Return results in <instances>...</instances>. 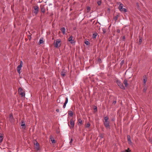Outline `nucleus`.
Masks as SVG:
<instances>
[{
	"label": "nucleus",
	"instance_id": "f257e3e1",
	"mask_svg": "<svg viewBox=\"0 0 152 152\" xmlns=\"http://www.w3.org/2000/svg\"><path fill=\"white\" fill-rule=\"evenodd\" d=\"M104 121H103L104 124L107 129H110V122L108 121L109 118L107 117H105L104 118Z\"/></svg>",
	"mask_w": 152,
	"mask_h": 152
},
{
	"label": "nucleus",
	"instance_id": "f03ea898",
	"mask_svg": "<svg viewBox=\"0 0 152 152\" xmlns=\"http://www.w3.org/2000/svg\"><path fill=\"white\" fill-rule=\"evenodd\" d=\"M123 4L122 3H121L118 7L119 10L121 12H127V10L126 9L123 8Z\"/></svg>",
	"mask_w": 152,
	"mask_h": 152
},
{
	"label": "nucleus",
	"instance_id": "7ed1b4c3",
	"mask_svg": "<svg viewBox=\"0 0 152 152\" xmlns=\"http://www.w3.org/2000/svg\"><path fill=\"white\" fill-rule=\"evenodd\" d=\"M116 82L117 85L120 88L123 89H125V88L124 87V86L123 83L121 82L119 80H117Z\"/></svg>",
	"mask_w": 152,
	"mask_h": 152
},
{
	"label": "nucleus",
	"instance_id": "20e7f679",
	"mask_svg": "<svg viewBox=\"0 0 152 152\" xmlns=\"http://www.w3.org/2000/svg\"><path fill=\"white\" fill-rule=\"evenodd\" d=\"M60 42L61 41L59 39H57L56 42V43L54 44V45L55 47L57 48L60 46L61 44Z\"/></svg>",
	"mask_w": 152,
	"mask_h": 152
},
{
	"label": "nucleus",
	"instance_id": "39448f33",
	"mask_svg": "<svg viewBox=\"0 0 152 152\" xmlns=\"http://www.w3.org/2000/svg\"><path fill=\"white\" fill-rule=\"evenodd\" d=\"M34 13L35 14H37L39 12V7L38 6H35L34 7Z\"/></svg>",
	"mask_w": 152,
	"mask_h": 152
},
{
	"label": "nucleus",
	"instance_id": "423d86ee",
	"mask_svg": "<svg viewBox=\"0 0 152 152\" xmlns=\"http://www.w3.org/2000/svg\"><path fill=\"white\" fill-rule=\"evenodd\" d=\"M127 138L128 144L130 145H132V143L131 140L130 136L129 135L127 136Z\"/></svg>",
	"mask_w": 152,
	"mask_h": 152
},
{
	"label": "nucleus",
	"instance_id": "0eeeda50",
	"mask_svg": "<svg viewBox=\"0 0 152 152\" xmlns=\"http://www.w3.org/2000/svg\"><path fill=\"white\" fill-rule=\"evenodd\" d=\"M143 83H144V84H145L147 82V79H148L147 76L146 75H144L143 76Z\"/></svg>",
	"mask_w": 152,
	"mask_h": 152
},
{
	"label": "nucleus",
	"instance_id": "6e6552de",
	"mask_svg": "<svg viewBox=\"0 0 152 152\" xmlns=\"http://www.w3.org/2000/svg\"><path fill=\"white\" fill-rule=\"evenodd\" d=\"M9 118L10 120V122H13L14 121V118L12 114H10Z\"/></svg>",
	"mask_w": 152,
	"mask_h": 152
},
{
	"label": "nucleus",
	"instance_id": "1a4fd4ad",
	"mask_svg": "<svg viewBox=\"0 0 152 152\" xmlns=\"http://www.w3.org/2000/svg\"><path fill=\"white\" fill-rule=\"evenodd\" d=\"M70 124L72 127H74L75 126V122L72 119L70 120Z\"/></svg>",
	"mask_w": 152,
	"mask_h": 152
},
{
	"label": "nucleus",
	"instance_id": "9d476101",
	"mask_svg": "<svg viewBox=\"0 0 152 152\" xmlns=\"http://www.w3.org/2000/svg\"><path fill=\"white\" fill-rule=\"evenodd\" d=\"M66 71L64 70L63 69L61 73V75L63 76L64 77L66 75Z\"/></svg>",
	"mask_w": 152,
	"mask_h": 152
},
{
	"label": "nucleus",
	"instance_id": "9b49d317",
	"mask_svg": "<svg viewBox=\"0 0 152 152\" xmlns=\"http://www.w3.org/2000/svg\"><path fill=\"white\" fill-rule=\"evenodd\" d=\"M123 83L124 84L126 87H127L128 86V81L126 79H125L124 80Z\"/></svg>",
	"mask_w": 152,
	"mask_h": 152
},
{
	"label": "nucleus",
	"instance_id": "f8f14e48",
	"mask_svg": "<svg viewBox=\"0 0 152 152\" xmlns=\"http://www.w3.org/2000/svg\"><path fill=\"white\" fill-rule=\"evenodd\" d=\"M63 34H64L65 33L66 29L64 27H62L61 29Z\"/></svg>",
	"mask_w": 152,
	"mask_h": 152
},
{
	"label": "nucleus",
	"instance_id": "ddd939ff",
	"mask_svg": "<svg viewBox=\"0 0 152 152\" xmlns=\"http://www.w3.org/2000/svg\"><path fill=\"white\" fill-rule=\"evenodd\" d=\"M3 135L1 133H0V143H1L3 140Z\"/></svg>",
	"mask_w": 152,
	"mask_h": 152
},
{
	"label": "nucleus",
	"instance_id": "4468645a",
	"mask_svg": "<svg viewBox=\"0 0 152 152\" xmlns=\"http://www.w3.org/2000/svg\"><path fill=\"white\" fill-rule=\"evenodd\" d=\"M50 139L52 143H55V140L54 139V138L52 137V136H50Z\"/></svg>",
	"mask_w": 152,
	"mask_h": 152
},
{
	"label": "nucleus",
	"instance_id": "2eb2a0df",
	"mask_svg": "<svg viewBox=\"0 0 152 152\" xmlns=\"http://www.w3.org/2000/svg\"><path fill=\"white\" fill-rule=\"evenodd\" d=\"M36 147L35 148L37 150H39V144L38 142H37L35 144Z\"/></svg>",
	"mask_w": 152,
	"mask_h": 152
},
{
	"label": "nucleus",
	"instance_id": "dca6fc26",
	"mask_svg": "<svg viewBox=\"0 0 152 152\" xmlns=\"http://www.w3.org/2000/svg\"><path fill=\"white\" fill-rule=\"evenodd\" d=\"M68 114L70 116H72L73 115V113L72 111H69L68 112Z\"/></svg>",
	"mask_w": 152,
	"mask_h": 152
},
{
	"label": "nucleus",
	"instance_id": "f3484780",
	"mask_svg": "<svg viewBox=\"0 0 152 152\" xmlns=\"http://www.w3.org/2000/svg\"><path fill=\"white\" fill-rule=\"evenodd\" d=\"M17 71L19 73V74H20V73H21V72H20V70L21 69V68H20V67H17Z\"/></svg>",
	"mask_w": 152,
	"mask_h": 152
},
{
	"label": "nucleus",
	"instance_id": "a211bd4d",
	"mask_svg": "<svg viewBox=\"0 0 152 152\" xmlns=\"http://www.w3.org/2000/svg\"><path fill=\"white\" fill-rule=\"evenodd\" d=\"M23 61H21L20 62V64L18 65V67H20V68H21V67L22 66V65H23Z\"/></svg>",
	"mask_w": 152,
	"mask_h": 152
},
{
	"label": "nucleus",
	"instance_id": "6ab92c4d",
	"mask_svg": "<svg viewBox=\"0 0 152 152\" xmlns=\"http://www.w3.org/2000/svg\"><path fill=\"white\" fill-rule=\"evenodd\" d=\"M97 35V33H95L93 34L92 36V37L94 38H95Z\"/></svg>",
	"mask_w": 152,
	"mask_h": 152
},
{
	"label": "nucleus",
	"instance_id": "aec40b11",
	"mask_svg": "<svg viewBox=\"0 0 152 152\" xmlns=\"http://www.w3.org/2000/svg\"><path fill=\"white\" fill-rule=\"evenodd\" d=\"M23 90L21 88H19L18 90V92L19 93H20L22 92H23Z\"/></svg>",
	"mask_w": 152,
	"mask_h": 152
},
{
	"label": "nucleus",
	"instance_id": "412c9836",
	"mask_svg": "<svg viewBox=\"0 0 152 152\" xmlns=\"http://www.w3.org/2000/svg\"><path fill=\"white\" fill-rule=\"evenodd\" d=\"M73 37L72 36H71L69 38H68V40L69 41H72V39H73Z\"/></svg>",
	"mask_w": 152,
	"mask_h": 152
},
{
	"label": "nucleus",
	"instance_id": "4be33fe9",
	"mask_svg": "<svg viewBox=\"0 0 152 152\" xmlns=\"http://www.w3.org/2000/svg\"><path fill=\"white\" fill-rule=\"evenodd\" d=\"M19 94L22 97H23L25 96V94L23 93V92H22Z\"/></svg>",
	"mask_w": 152,
	"mask_h": 152
},
{
	"label": "nucleus",
	"instance_id": "5701e85b",
	"mask_svg": "<svg viewBox=\"0 0 152 152\" xmlns=\"http://www.w3.org/2000/svg\"><path fill=\"white\" fill-rule=\"evenodd\" d=\"M85 43L87 45H88L90 44V43L89 41H86L85 42Z\"/></svg>",
	"mask_w": 152,
	"mask_h": 152
},
{
	"label": "nucleus",
	"instance_id": "b1692460",
	"mask_svg": "<svg viewBox=\"0 0 152 152\" xmlns=\"http://www.w3.org/2000/svg\"><path fill=\"white\" fill-rule=\"evenodd\" d=\"M22 124H21V126L22 127L23 126H25V124L24 123V122L23 121H22Z\"/></svg>",
	"mask_w": 152,
	"mask_h": 152
},
{
	"label": "nucleus",
	"instance_id": "393cba45",
	"mask_svg": "<svg viewBox=\"0 0 152 152\" xmlns=\"http://www.w3.org/2000/svg\"><path fill=\"white\" fill-rule=\"evenodd\" d=\"M90 126V124L89 123H88L86 125V128H89V127Z\"/></svg>",
	"mask_w": 152,
	"mask_h": 152
},
{
	"label": "nucleus",
	"instance_id": "a878e982",
	"mask_svg": "<svg viewBox=\"0 0 152 152\" xmlns=\"http://www.w3.org/2000/svg\"><path fill=\"white\" fill-rule=\"evenodd\" d=\"M78 121L79 124H82V121L81 119H79Z\"/></svg>",
	"mask_w": 152,
	"mask_h": 152
},
{
	"label": "nucleus",
	"instance_id": "bb28decb",
	"mask_svg": "<svg viewBox=\"0 0 152 152\" xmlns=\"http://www.w3.org/2000/svg\"><path fill=\"white\" fill-rule=\"evenodd\" d=\"M43 40L42 39H40L39 40V42L40 44H42L43 43Z\"/></svg>",
	"mask_w": 152,
	"mask_h": 152
},
{
	"label": "nucleus",
	"instance_id": "cd10ccee",
	"mask_svg": "<svg viewBox=\"0 0 152 152\" xmlns=\"http://www.w3.org/2000/svg\"><path fill=\"white\" fill-rule=\"evenodd\" d=\"M102 31L104 34L106 32V30L105 28H103L102 29Z\"/></svg>",
	"mask_w": 152,
	"mask_h": 152
},
{
	"label": "nucleus",
	"instance_id": "c85d7f7f",
	"mask_svg": "<svg viewBox=\"0 0 152 152\" xmlns=\"http://www.w3.org/2000/svg\"><path fill=\"white\" fill-rule=\"evenodd\" d=\"M97 3L99 5H100L101 4V1H97Z\"/></svg>",
	"mask_w": 152,
	"mask_h": 152
},
{
	"label": "nucleus",
	"instance_id": "c756f323",
	"mask_svg": "<svg viewBox=\"0 0 152 152\" xmlns=\"http://www.w3.org/2000/svg\"><path fill=\"white\" fill-rule=\"evenodd\" d=\"M68 102V98L67 97L66 98V100L65 103H67Z\"/></svg>",
	"mask_w": 152,
	"mask_h": 152
},
{
	"label": "nucleus",
	"instance_id": "7c9ffc66",
	"mask_svg": "<svg viewBox=\"0 0 152 152\" xmlns=\"http://www.w3.org/2000/svg\"><path fill=\"white\" fill-rule=\"evenodd\" d=\"M69 42L72 44L74 43H75V42L73 39H72V40L71 41H69Z\"/></svg>",
	"mask_w": 152,
	"mask_h": 152
},
{
	"label": "nucleus",
	"instance_id": "2f4dec72",
	"mask_svg": "<svg viewBox=\"0 0 152 152\" xmlns=\"http://www.w3.org/2000/svg\"><path fill=\"white\" fill-rule=\"evenodd\" d=\"M73 139H71V140H70V142H69V143H70V145H71V144H72V142H73Z\"/></svg>",
	"mask_w": 152,
	"mask_h": 152
},
{
	"label": "nucleus",
	"instance_id": "473e14b6",
	"mask_svg": "<svg viewBox=\"0 0 152 152\" xmlns=\"http://www.w3.org/2000/svg\"><path fill=\"white\" fill-rule=\"evenodd\" d=\"M125 152H130V150H129V148H128L127 150H126L125 151Z\"/></svg>",
	"mask_w": 152,
	"mask_h": 152
},
{
	"label": "nucleus",
	"instance_id": "72a5a7b5",
	"mask_svg": "<svg viewBox=\"0 0 152 152\" xmlns=\"http://www.w3.org/2000/svg\"><path fill=\"white\" fill-rule=\"evenodd\" d=\"M66 104H66V103H64V105H63V107L64 108H65V107H66Z\"/></svg>",
	"mask_w": 152,
	"mask_h": 152
},
{
	"label": "nucleus",
	"instance_id": "f704fd0d",
	"mask_svg": "<svg viewBox=\"0 0 152 152\" xmlns=\"http://www.w3.org/2000/svg\"><path fill=\"white\" fill-rule=\"evenodd\" d=\"M142 38L140 39H139V43H141V42H142Z\"/></svg>",
	"mask_w": 152,
	"mask_h": 152
},
{
	"label": "nucleus",
	"instance_id": "c9c22d12",
	"mask_svg": "<svg viewBox=\"0 0 152 152\" xmlns=\"http://www.w3.org/2000/svg\"><path fill=\"white\" fill-rule=\"evenodd\" d=\"M147 90V88H145L143 89V91L145 92Z\"/></svg>",
	"mask_w": 152,
	"mask_h": 152
},
{
	"label": "nucleus",
	"instance_id": "e433bc0d",
	"mask_svg": "<svg viewBox=\"0 0 152 152\" xmlns=\"http://www.w3.org/2000/svg\"><path fill=\"white\" fill-rule=\"evenodd\" d=\"M90 8L89 7H87V10H90Z\"/></svg>",
	"mask_w": 152,
	"mask_h": 152
},
{
	"label": "nucleus",
	"instance_id": "4c0bfd02",
	"mask_svg": "<svg viewBox=\"0 0 152 152\" xmlns=\"http://www.w3.org/2000/svg\"><path fill=\"white\" fill-rule=\"evenodd\" d=\"M41 11L42 12H44L45 11V10L44 9L43 10L42 9Z\"/></svg>",
	"mask_w": 152,
	"mask_h": 152
},
{
	"label": "nucleus",
	"instance_id": "58836bf2",
	"mask_svg": "<svg viewBox=\"0 0 152 152\" xmlns=\"http://www.w3.org/2000/svg\"><path fill=\"white\" fill-rule=\"evenodd\" d=\"M56 111L57 112H59V110L58 109H56Z\"/></svg>",
	"mask_w": 152,
	"mask_h": 152
},
{
	"label": "nucleus",
	"instance_id": "ea45409f",
	"mask_svg": "<svg viewBox=\"0 0 152 152\" xmlns=\"http://www.w3.org/2000/svg\"><path fill=\"white\" fill-rule=\"evenodd\" d=\"M123 40H124V39H125V37L124 36L123 37Z\"/></svg>",
	"mask_w": 152,
	"mask_h": 152
},
{
	"label": "nucleus",
	"instance_id": "a19ab883",
	"mask_svg": "<svg viewBox=\"0 0 152 152\" xmlns=\"http://www.w3.org/2000/svg\"><path fill=\"white\" fill-rule=\"evenodd\" d=\"M117 32H118V33H120V30L118 29V30H117Z\"/></svg>",
	"mask_w": 152,
	"mask_h": 152
},
{
	"label": "nucleus",
	"instance_id": "79ce46f5",
	"mask_svg": "<svg viewBox=\"0 0 152 152\" xmlns=\"http://www.w3.org/2000/svg\"><path fill=\"white\" fill-rule=\"evenodd\" d=\"M116 103V101H114L113 102V103H114L115 104Z\"/></svg>",
	"mask_w": 152,
	"mask_h": 152
},
{
	"label": "nucleus",
	"instance_id": "37998d69",
	"mask_svg": "<svg viewBox=\"0 0 152 152\" xmlns=\"http://www.w3.org/2000/svg\"><path fill=\"white\" fill-rule=\"evenodd\" d=\"M122 152H125V151H122Z\"/></svg>",
	"mask_w": 152,
	"mask_h": 152
},
{
	"label": "nucleus",
	"instance_id": "c03bdc74",
	"mask_svg": "<svg viewBox=\"0 0 152 152\" xmlns=\"http://www.w3.org/2000/svg\"><path fill=\"white\" fill-rule=\"evenodd\" d=\"M122 62V63H124L123 61H122V62Z\"/></svg>",
	"mask_w": 152,
	"mask_h": 152
},
{
	"label": "nucleus",
	"instance_id": "a18cd8bd",
	"mask_svg": "<svg viewBox=\"0 0 152 152\" xmlns=\"http://www.w3.org/2000/svg\"><path fill=\"white\" fill-rule=\"evenodd\" d=\"M115 19H116V20L117 19V17H116V18H115Z\"/></svg>",
	"mask_w": 152,
	"mask_h": 152
},
{
	"label": "nucleus",
	"instance_id": "49530a36",
	"mask_svg": "<svg viewBox=\"0 0 152 152\" xmlns=\"http://www.w3.org/2000/svg\"><path fill=\"white\" fill-rule=\"evenodd\" d=\"M97 109V107H96V108H95L94 109V110H95V109Z\"/></svg>",
	"mask_w": 152,
	"mask_h": 152
},
{
	"label": "nucleus",
	"instance_id": "de8ad7c7",
	"mask_svg": "<svg viewBox=\"0 0 152 152\" xmlns=\"http://www.w3.org/2000/svg\"><path fill=\"white\" fill-rule=\"evenodd\" d=\"M151 143H152V142H151Z\"/></svg>",
	"mask_w": 152,
	"mask_h": 152
}]
</instances>
